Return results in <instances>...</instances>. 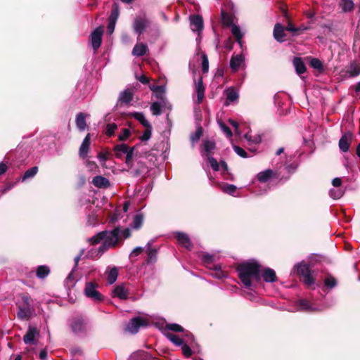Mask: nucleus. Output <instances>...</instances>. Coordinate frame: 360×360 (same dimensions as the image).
I'll return each instance as SVG.
<instances>
[{"label": "nucleus", "instance_id": "22", "mask_svg": "<svg viewBox=\"0 0 360 360\" xmlns=\"http://www.w3.org/2000/svg\"><path fill=\"white\" fill-rule=\"evenodd\" d=\"M113 295L121 300H127L129 296V291L125 288L124 284L117 285L113 290Z\"/></svg>", "mask_w": 360, "mask_h": 360}, {"label": "nucleus", "instance_id": "40", "mask_svg": "<svg viewBox=\"0 0 360 360\" xmlns=\"http://www.w3.org/2000/svg\"><path fill=\"white\" fill-rule=\"evenodd\" d=\"M133 117L138 120L144 127H148L150 124L149 122L145 118L143 112H134L132 113Z\"/></svg>", "mask_w": 360, "mask_h": 360}, {"label": "nucleus", "instance_id": "53", "mask_svg": "<svg viewBox=\"0 0 360 360\" xmlns=\"http://www.w3.org/2000/svg\"><path fill=\"white\" fill-rule=\"evenodd\" d=\"M131 136V131L129 129L124 128L122 129V134L118 136L120 141H126Z\"/></svg>", "mask_w": 360, "mask_h": 360}, {"label": "nucleus", "instance_id": "31", "mask_svg": "<svg viewBox=\"0 0 360 360\" xmlns=\"http://www.w3.org/2000/svg\"><path fill=\"white\" fill-rule=\"evenodd\" d=\"M324 286L328 289H333L338 285L337 279L330 274L327 273L323 280Z\"/></svg>", "mask_w": 360, "mask_h": 360}, {"label": "nucleus", "instance_id": "49", "mask_svg": "<svg viewBox=\"0 0 360 360\" xmlns=\"http://www.w3.org/2000/svg\"><path fill=\"white\" fill-rule=\"evenodd\" d=\"M150 110L153 115H160L162 114L161 105L158 102H154L150 105Z\"/></svg>", "mask_w": 360, "mask_h": 360}, {"label": "nucleus", "instance_id": "30", "mask_svg": "<svg viewBox=\"0 0 360 360\" xmlns=\"http://www.w3.org/2000/svg\"><path fill=\"white\" fill-rule=\"evenodd\" d=\"M139 146V144H136L133 147H131L129 152L126 154L125 158V164L129 167V169H132L134 165V151L136 149V148Z\"/></svg>", "mask_w": 360, "mask_h": 360}, {"label": "nucleus", "instance_id": "21", "mask_svg": "<svg viewBox=\"0 0 360 360\" xmlns=\"http://www.w3.org/2000/svg\"><path fill=\"white\" fill-rule=\"evenodd\" d=\"M37 335H39V330L34 327L30 326L23 337L24 342L25 344H33Z\"/></svg>", "mask_w": 360, "mask_h": 360}, {"label": "nucleus", "instance_id": "15", "mask_svg": "<svg viewBox=\"0 0 360 360\" xmlns=\"http://www.w3.org/2000/svg\"><path fill=\"white\" fill-rule=\"evenodd\" d=\"M283 15L288 21V25L285 28V30L292 32L294 36L299 35L302 32V31L307 30V27H295L290 21L286 10L283 11Z\"/></svg>", "mask_w": 360, "mask_h": 360}, {"label": "nucleus", "instance_id": "56", "mask_svg": "<svg viewBox=\"0 0 360 360\" xmlns=\"http://www.w3.org/2000/svg\"><path fill=\"white\" fill-rule=\"evenodd\" d=\"M236 186L233 185V184H226L224 186H223V191L224 192L228 193V194H230V195H233L236 191Z\"/></svg>", "mask_w": 360, "mask_h": 360}, {"label": "nucleus", "instance_id": "8", "mask_svg": "<svg viewBox=\"0 0 360 360\" xmlns=\"http://www.w3.org/2000/svg\"><path fill=\"white\" fill-rule=\"evenodd\" d=\"M148 321L141 317H135L130 320V322L127 326V330L132 334H136L139 332L140 327L147 326Z\"/></svg>", "mask_w": 360, "mask_h": 360}, {"label": "nucleus", "instance_id": "23", "mask_svg": "<svg viewBox=\"0 0 360 360\" xmlns=\"http://www.w3.org/2000/svg\"><path fill=\"white\" fill-rule=\"evenodd\" d=\"M92 184L97 188H106L110 185L109 180L102 176H96L93 178Z\"/></svg>", "mask_w": 360, "mask_h": 360}, {"label": "nucleus", "instance_id": "4", "mask_svg": "<svg viewBox=\"0 0 360 360\" xmlns=\"http://www.w3.org/2000/svg\"><path fill=\"white\" fill-rule=\"evenodd\" d=\"M202 72H197L196 70L193 71V82L195 84V91L197 93V102L201 103L205 97V88L203 84V76L208 72L209 69H202Z\"/></svg>", "mask_w": 360, "mask_h": 360}, {"label": "nucleus", "instance_id": "48", "mask_svg": "<svg viewBox=\"0 0 360 360\" xmlns=\"http://www.w3.org/2000/svg\"><path fill=\"white\" fill-rule=\"evenodd\" d=\"M155 91L156 98L159 100L164 101L165 97V87L163 86H156L154 89Z\"/></svg>", "mask_w": 360, "mask_h": 360}, {"label": "nucleus", "instance_id": "17", "mask_svg": "<svg viewBox=\"0 0 360 360\" xmlns=\"http://www.w3.org/2000/svg\"><path fill=\"white\" fill-rule=\"evenodd\" d=\"M131 176L139 177L141 175H145L148 172L146 164L143 161H139L136 167L131 171H129Z\"/></svg>", "mask_w": 360, "mask_h": 360}, {"label": "nucleus", "instance_id": "46", "mask_svg": "<svg viewBox=\"0 0 360 360\" xmlns=\"http://www.w3.org/2000/svg\"><path fill=\"white\" fill-rule=\"evenodd\" d=\"M203 133V129L201 126L198 127L195 133L192 134L190 136L191 141L194 143L198 142Z\"/></svg>", "mask_w": 360, "mask_h": 360}, {"label": "nucleus", "instance_id": "35", "mask_svg": "<svg viewBox=\"0 0 360 360\" xmlns=\"http://www.w3.org/2000/svg\"><path fill=\"white\" fill-rule=\"evenodd\" d=\"M231 33L236 39V41L242 46V39L243 37V34L242 33L240 27L236 24L231 26Z\"/></svg>", "mask_w": 360, "mask_h": 360}, {"label": "nucleus", "instance_id": "20", "mask_svg": "<svg viewBox=\"0 0 360 360\" xmlns=\"http://www.w3.org/2000/svg\"><path fill=\"white\" fill-rule=\"evenodd\" d=\"M18 311L17 316L21 320H28L32 316V310L30 307L23 306L21 304H17Z\"/></svg>", "mask_w": 360, "mask_h": 360}, {"label": "nucleus", "instance_id": "12", "mask_svg": "<svg viewBox=\"0 0 360 360\" xmlns=\"http://www.w3.org/2000/svg\"><path fill=\"white\" fill-rule=\"evenodd\" d=\"M191 28L193 32H198V34L202 31L204 28V22L202 17L199 15H193L190 18Z\"/></svg>", "mask_w": 360, "mask_h": 360}, {"label": "nucleus", "instance_id": "42", "mask_svg": "<svg viewBox=\"0 0 360 360\" xmlns=\"http://www.w3.org/2000/svg\"><path fill=\"white\" fill-rule=\"evenodd\" d=\"M205 151L207 153V156H210V153L216 148V143L213 141L206 140L203 143Z\"/></svg>", "mask_w": 360, "mask_h": 360}, {"label": "nucleus", "instance_id": "25", "mask_svg": "<svg viewBox=\"0 0 360 360\" xmlns=\"http://www.w3.org/2000/svg\"><path fill=\"white\" fill-rule=\"evenodd\" d=\"M110 236L109 231H103L98 232L97 234L91 237L89 241L91 243V245H96L99 243L101 240H105Z\"/></svg>", "mask_w": 360, "mask_h": 360}, {"label": "nucleus", "instance_id": "60", "mask_svg": "<svg viewBox=\"0 0 360 360\" xmlns=\"http://www.w3.org/2000/svg\"><path fill=\"white\" fill-rule=\"evenodd\" d=\"M131 231L129 229H124V230L120 229V243L122 241V236L124 239L129 238L131 236Z\"/></svg>", "mask_w": 360, "mask_h": 360}, {"label": "nucleus", "instance_id": "55", "mask_svg": "<svg viewBox=\"0 0 360 360\" xmlns=\"http://www.w3.org/2000/svg\"><path fill=\"white\" fill-rule=\"evenodd\" d=\"M221 129L226 134V136L231 138L233 136V133L231 129L223 122H219Z\"/></svg>", "mask_w": 360, "mask_h": 360}, {"label": "nucleus", "instance_id": "58", "mask_svg": "<svg viewBox=\"0 0 360 360\" xmlns=\"http://www.w3.org/2000/svg\"><path fill=\"white\" fill-rule=\"evenodd\" d=\"M181 349L183 354L186 357H190L193 354L191 347L187 344L184 343V345H181Z\"/></svg>", "mask_w": 360, "mask_h": 360}, {"label": "nucleus", "instance_id": "37", "mask_svg": "<svg viewBox=\"0 0 360 360\" xmlns=\"http://www.w3.org/2000/svg\"><path fill=\"white\" fill-rule=\"evenodd\" d=\"M143 222V214L141 213H139L136 214L134 217V219L131 224V226L134 229H139Z\"/></svg>", "mask_w": 360, "mask_h": 360}, {"label": "nucleus", "instance_id": "50", "mask_svg": "<svg viewBox=\"0 0 360 360\" xmlns=\"http://www.w3.org/2000/svg\"><path fill=\"white\" fill-rule=\"evenodd\" d=\"M117 125L115 123H109L106 125L105 134L111 137L115 134V131L117 129Z\"/></svg>", "mask_w": 360, "mask_h": 360}, {"label": "nucleus", "instance_id": "5", "mask_svg": "<svg viewBox=\"0 0 360 360\" xmlns=\"http://www.w3.org/2000/svg\"><path fill=\"white\" fill-rule=\"evenodd\" d=\"M120 227L117 226L110 231V236L98 248V252L103 253L110 248H115L120 245Z\"/></svg>", "mask_w": 360, "mask_h": 360}, {"label": "nucleus", "instance_id": "28", "mask_svg": "<svg viewBox=\"0 0 360 360\" xmlns=\"http://www.w3.org/2000/svg\"><path fill=\"white\" fill-rule=\"evenodd\" d=\"M274 37L277 41L281 42L284 40V37H285L284 28L279 23H276L274 26Z\"/></svg>", "mask_w": 360, "mask_h": 360}, {"label": "nucleus", "instance_id": "61", "mask_svg": "<svg viewBox=\"0 0 360 360\" xmlns=\"http://www.w3.org/2000/svg\"><path fill=\"white\" fill-rule=\"evenodd\" d=\"M202 262L205 264H211L214 262V256L209 254H205L202 255Z\"/></svg>", "mask_w": 360, "mask_h": 360}, {"label": "nucleus", "instance_id": "27", "mask_svg": "<svg viewBox=\"0 0 360 360\" xmlns=\"http://www.w3.org/2000/svg\"><path fill=\"white\" fill-rule=\"evenodd\" d=\"M88 116L87 114L84 112H79L76 116V125L79 131L85 130L86 127V118Z\"/></svg>", "mask_w": 360, "mask_h": 360}, {"label": "nucleus", "instance_id": "34", "mask_svg": "<svg viewBox=\"0 0 360 360\" xmlns=\"http://www.w3.org/2000/svg\"><path fill=\"white\" fill-rule=\"evenodd\" d=\"M133 99V93L129 90H124L122 93H120L119 97V101L122 103L127 104L130 103Z\"/></svg>", "mask_w": 360, "mask_h": 360}, {"label": "nucleus", "instance_id": "57", "mask_svg": "<svg viewBox=\"0 0 360 360\" xmlns=\"http://www.w3.org/2000/svg\"><path fill=\"white\" fill-rule=\"evenodd\" d=\"M233 150L237 155H238L241 158H246L248 157L247 152L243 148L238 146H233Z\"/></svg>", "mask_w": 360, "mask_h": 360}, {"label": "nucleus", "instance_id": "3", "mask_svg": "<svg viewBox=\"0 0 360 360\" xmlns=\"http://www.w3.org/2000/svg\"><path fill=\"white\" fill-rule=\"evenodd\" d=\"M69 326L72 333L75 335H85L90 330L88 319L82 315L72 317L70 320Z\"/></svg>", "mask_w": 360, "mask_h": 360}, {"label": "nucleus", "instance_id": "29", "mask_svg": "<svg viewBox=\"0 0 360 360\" xmlns=\"http://www.w3.org/2000/svg\"><path fill=\"white\" fill-rule=\"evenodd\" d=\"M148 51L146 44L143 43L136 44L132 50V54L135 56H143Z\"/></svg>", "mask_w": 360, "mask_h": 360}, {"label": "nucleus", "instance_id": "6", "mask_svg": "<svg viewBox=\"0 0 360 360\" xmlns=\"http://www.w3.org/2000/svg\"><path fill=\"white\" fill-rule=\"evenodd\" d=\"M292 64L294 68H306L307 65L313 68H323L322 62L319 58L311 56H306L304 58L294 57Z\"/></svg>", "mask_w": 360, "mask_h": 360}, {"label": "nucleus", "instance_id": "11", "mask_svg": "<svg viewBox=\"0 0 360 360\" xmlns=\"http://www.w3.org/2000/svg\"><path fill=\"white\" fill-rule=\"evenodd\" d=\"M174 236L180 245L188 250L193 248L192 242L187 233L177 231L174 233Z\"/></svg>", "mask_w": 360, "mask_h": 360}, {"label": "nucleus", "instance_id": "1", "mask_svg": "<svg viewBox=\"0 0 360 360\" xmlns=\"http://www.w3.org/2000/svg\"><path fill=\"white\" fill-rule=\"evenodd\" d=\"M261 265L255 260L238 264L236 270L239 279L246 288L252 289L254 283L261 282Z\"/></svg>", "mask_w": 360, "mask_h": 360}, {"label": "nucleus", "instance_id": "36", "mask_svg": "<svg viewBox=\"0 0 360 360\" xmlns=\"http://www.w3.org/2000/svg\"><path fill=\"white\" fill-rule=\"evenodd\" d=\"M50 274V269L46 265L39 266L36 271V275L39 278H44Z\"/></svg>", "mask_w": 360, "mask_h": 360}, {"label": "nucleus", "instance_id": "41", "mask_svg": "<svg viewBox=\"0 0 360 360\" xmlns=\"http://www.w3.org/2000/svg\"><path fill=\"white\" fill-rule=\"evenodd\" d=\"M226 105H229L228 101L233 102L238 98V94L234 89H228L226 91Z\"/></svg>", "mask_w": 360, "mask_h": 360}, {"label": "nucleus", "instance_id": "10", "mask_svg": "<svg viewBox=\"0 0 360 360\" xmlns=\"http://www.w3.org/2000/svg\"><path fill=\"white\" fill-rule=\"evenodd\" d=\"M103 27L100 26L95 29L90 35L91 46L94 50H97L101 45Z\"/></svg>", "mask_w": 360, "mask_h": 360}, {"label": "nucleus", "instance_id": "9", "mask_svg": "<svg viewBox=\"0 0 360 360\" xmlns=\"http://www.w3.org/2000/svg\"><path fill=\"white\" fill-rule=\"evenodd\" d=\"M150 22L148 19L144 17H136L133 22V29L134 32L141 35L143 33L145 30L149 27Z\"/></svg>", "mask_w": 360, "mask_h": 360}, {"label": "nucleus", "instance_id": "51", "mask_svg": "<svg viewBox=\"0 0 360 360\" xmlns=\"http://www.w3.org/2000/svg\"><path fill=\"white\" fill-rule=\"evenodd\" d=\"M166 329H168L174 332H184V328L177 323H167L165 326Z\"/></svg>", "mask_w": 360, "mask_h": 360}, {"label": "nucleus", "instance_id": "14", "mask_svg": "<svg viewBox=\"0 0 360 360\" xmlns=\"http://www.w3.org/2000/svg\"><path fill=\"white\" fill-rule=\"evenodd\" d=\"M352 140V134L349 131L345 133L339 141L340 149L343 152H347Z\"/></svg>", "mask_w": 360, "mask_h": 360}, {"label": "nucleus", "instance_id": "26", "mask_svg": "<svg viewBox=\"0 0 360 360\" xmlns=\"http://www.w3.org/2000/svg\"><path fill=\"white\" fill-rule=\"evenodd\" d=\"M131 147H129L125 143L117 144L115 146L113 150L115 155L117 158H122L123 154H127L130 150Z\"/></svg>", "mask_w": 360, "mask_h": 360}, {"label": "nucleus", "instance_id": "32", "mask_svg": "<svg viewBox=\"0 0 360 360\" xmlns=\"http://www.w3.org/2000/svg\"><path fill=\"white\" fill-rule=\"evenodd\" d=\"M244 60L245 58L241 54L233 56L231 58L229 68H240V66L243 65Z\"/></svg>", "mask_w": 360, "mask_h": 360}, {"label": "nucleus", "instance_id": "24", "mask_svg": "<svg viewBox=\"0 0 360 360\" xmlns=\"http://www.w3.org/2000/svg\"><path fill=\"white\" fill-rule=\"evenodd\" d=\"M275 176L274 172L271 169H267L260 172L257 175V180L261 183L267 182L271 177Z\"/></svg>", "mask_w": 360, "mask_h": 360}, {"label": "nucleus", "instance_id": "19", "mask_svg": "<svg viewBox=\"0 0 360 360\" xmlns=\"http://www.w3.org/2000/svg\"><path fill=\"white\" fill-rule=\"evenodd\" d=\"M90 143L91 135L90 134H87L79 147V155L81 158H84L86 157L89 150Z\"/></svg>", "mask_w": 360, "mask_h": 360}, {"label": "nucleus", "instance_id": "63", "mask_svg": "<svg viewBox=\"0 0 360 360\" xmlns=\"http://www.w3.org/2000/svg\"><path fill=\"white\" fill-rule=\"evenodd\" d=\"M298 167V164L293 162L286 166V170L288 173H293Z\"/></svg>", "mask_w": 360, "mask_h": 360}, {"label": "nucleus", "instance_id": "13", "mask_svg": "<svg viewBox=\"0 0 360 360\" xmlns=\"http://www.w3.org/2000/svg\"><path fill=\"white\" fill-rule=\"evenodd\" d=\"M235 16L233 13L226 11L224 9L221 10V23L224 27H230L234 25Z\"/></svg>", "mask_w": 360, "mask_h": 360}, {"label": "nucleus", "instance_id": "52", "mask_svg": "<svg viewBox=\"0 0 360 360\" xmlns=\"http://www.w3.org/2000/svg\"><path fill=\"white\" fill-rule=\"evenodd\" d=\"M146 129L143 131L142 136L140 137V139L142 141H146L149 140L152 135V126L151 124L149 125L148 127H145Z\"/></svg>", "mask_w": 360, "mask_h": 360}, {"label": "nucleus", "instance_id": "45", "mask_svg": "<svg viewBox=\"0 0 360 360\" xmlns=\"http://www.w3.org/2000/svg\"><path fill=\"white\" fill-rule=\"evenodd\" d=\"M117 276L118 269L117 267L114 266L110 270L108 275V282L109 283V284L114 283L116 281Z\"/></svg>", "mask_w": 360, "mask_h": 360}, {"label": "nucleus", "instance_id": "18", "mask_svg": "<svg viewBox=\"0 0 360 360\" xmlns=\"http://www.w3.org/2000/svg\"><path fill=\"white\" fill-rule=\"evenodd\" d=\"M262 277L267 283H274L278 280L275 271L269 267L265 268L262 273L261 272Z\"/></svg>", "mask_w": 360, "mask_h": 360}, {"label": "nucleus", "instance_id": "64", "mask_svg": "<svg viewBox=\"0 0 360 360\" xmlns=\"http://www.w3.org/2000/svg\"><path fill=\"white\" fill-rule=\"evenodd\" d=\"M109 152H100L98 154V158L103 162H105L108 159Z\"/></svg>", "mask_w": 360, "mask_h": 360}, {"label": "nucleus", "instance_id": "2", "mask_svg": "<svg viewBox=\"0 0 360 360\" xmlns=\"http://www.w3.org/2000/svg\"><path fill=\"white\" fill-rule=\"evenodd\" d=\"M296 274L300 276V281L309 289H315V279L312 275L314 272L309 265L305 262H301L294 266Z\"/></svg>", "mask_w": 360, "mask_h": 360}, {"label": "nucleus", "instance_id": "47", "mask_svg": "<svg viewBox=\"0 0 360 360\" xmlns=\"http://www.w3.org/2000/svg\"><path fill=\"white\" fill-rule=\"evenodd\" d=\"M341 6L345 12H349L353 10L354 3L352 0H342Z\"/></svg>", "mask_w": 360, "mask_h": 360}, {"label": "nucleus", "instance_id": "44", "mask_svg": "<svg viewBox=\"0 0 360 360\" xmlns=\"http://www.w3.org/2000/svg\"><path fill=\"white\" fill-rule=\"evenodd\" d=\"M167 338L176 346H181L184 343V340L179 338L178 335L168 333L167 334Z\"/></svg>", "mask_w": 360, "mask_h": 360}, {"label": "nucleus", "instance_id": "16", "mask_svg": "<svg viewBox=\"0 0 360 360\" xmlns=\"http://www.w3.org/2000/svg\"><path fill=\"white\" fill-rule=\"evenodd\" d=\"M297 305L299 307V310L305 312H315L319 310L314 307L310 301L306 299H300L297 302Z\"/></svg>", "mask_w": 360, "mask_h": 360}, {"label": "nucleus", "instance_id": "39", "mask_svg": "<svg viewBox=\"0 0 360 360\" xmlns=\"http://www.w3.org/2000/svg\"><path fill=\"white\" fill-rule=\"evenodd\" d=\"M147 254L148 257L146 259L147 263L155 262L157 260V250L155 248H150V244H148Z\"/></svg>", "mask_w": 360, "mask_h": 360}, {"label": "nucleus", "instance_id": "43", "mask_svg": "<svg viewBox=\"0 0 360 360\" xmlns=\"http://www.w3.org/2000/svg\"><path fill=\"white\" fill-rule=\"evenodd\" d=\"M38 167L34 166L31 167L30 169L25 171L23 176L22 177V181H25V180L34 177L38 172Z\"/></svg>", "mask_w": 360, "mask_h": 360}, {"label": "nucleus", "instance_id": "38", "mask_svg": "<svg viewBox=\"0 0 360 360\" xmlns=\"http://www.w3.org/2000/svg\"><path fill=\"white\" fill-rule=\"evenodd\" d=\"M195 60L198 63L200 62L201 68H209L208 58L204 52L198 53L195 56Z\"/></svg>", "mask_w": 360, "mask_h": 360}, {"label": "nucleus", "instance_id": "59", "mask_svg": "<svg viewBox=\"0 0 360 360\" xmlns=\"http://www.w3.org/2000/svg\"><path fill=\"white\" fill-rule=\"evenodd\" d=\"M21 299H22V303L20 304L21 305L31 307V303H30L31 298L27 294H22L21 295Z\"/></svg>", "mask_w": 360, "mask_h": 360}, {"label": "nucleus", "instance_id": "7", "mask_svg": "<svg viewBox=\"0 0 360 360\" xmlns=\"http://www.w3.org/2000/svg\"><path fill=\"white\" fill-rule=\"evenodd\" d=\"M98 287V285L96 283H86L84 288V295L95 302H102L104 300V297L96 290Z\"/></svg>", "mask_w": 360, "mask_h": 360}, {"label": "nucleus", "instance_id": "54", "mask_svg": "<svg viewBox=\"0 0 360 360\" xmlns=\"http://www.w3.org/2000/svg\"><path fill=\"white\" fill-rule=\"evenodd\" d=\"M207 160H208V162L210 165V167H212V169L214 170V171H219V165L217 162V160L212 157V156H208L207 157Z\"/></svg>", "mask_w": 360, "mask_h": 360}, {"label": "nucleus", "instance_id": "33", "mask_svg": "<svg viewBox=\"0 0 360 360\" xmlns=\"http://www.w3.org/2000/svg\"><path fill=\"white\" fill-rule=\"evenodd\" d=\"M120 6L117 2H114L112 6L110 15L108 17V20L114 21L117 22V20L120 16Z\"/></svg>", "mask_w": 360, "mask_h": 360}, {"label": "nucleus", "instance_id": "62", "mask_svg": "<svg viewBox=\"0 0 360 360\" xmlns=\"http://www.w3.org/2000/svg\"><path fill=\"white\" fill-rule=\"evenodd\" d=\"M143 248H142L141 247H136L131 251V252L129 255V257L130 258L135 257L139 255L140 254H141L143 252Z\"/></svg>", "mask_w": 360, "mask_h": 360}]
</instances>
